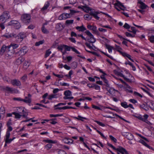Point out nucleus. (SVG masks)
<instances>
[{
    "mask_svg": "<svg viewBox=\"0 0 154 154\" xmlns=\"http://www.w3.org/2000/svg\"><path fill=\"white\" fill-rule=\"evenodd\" d=\"M107 144L114 150L116 151L118 154H128V153L126 150L122 146H119L118 148H116L109 143H108Z\"/></svg>",
    "mask_w": 154,
    "mask_h": 154,
    "instance_id": "f257e3e1",
    "label": "nucleus"
},
{
    "mask_svg": "<svg viewBox=\"0 0 154 154\" xmlns=\"http://www.w3.org/2000/svg\"><path fill=\"white\" fill-rule=\"evenodd\" d=\"M70 13H63L60 15L58 18V19L60 20H65L67 18H70L72 14L75 13V11L74 10H70Z\"/></svg>",
    "mask_w": 154,
    "mask_h": 154,
    "instance_id": "f03ea898",
    "label": "nucleus"
},
{
    "mask_svg": "<svg viewBox=\"0 0 154 154\" xmlns=\"http://www.w3.org/2000/svg\"><path fill=\"white\" fill-rule=\"evenodd\" d=\"M21 20L24 23H29L30 21L31 16L29 14H24L21 16Z\"/></svg>",
    "mask_w": 154,
    "mask_h": 154,
    "instance_id": "7ed1b4c3",
    "label": "nucleus"
},
{
    "mask_svg": "<svg viewBox=\"0 0 154 154\" xmlns=\"http://www.w3.org/2000/svg\"><path fill=\"white\" fill-rule=\"evenodd\" d=\"M85 32L89 36L88 38L86 39V41L91 43H93L95 42V39L94 38L93 35L89 31L86 30Z\"/></svg>",
    "mask_w": 154,
    "mask_h": 154,
    "instance_id": "20e7f679",
    "label": "nucleus"
},
{
    "mask_svg": "<svg viewBox=\"0 0 154 154\" xmlns=\"http://www.w3.org/2000/svg\"><path fill=\"white\" fill-rule=\"evenodd\" d=\"M27 51L26 47L23 46L19 51L15 52V54L21 57L25 55L27 52Z\"/></svg>",
    "mask_w": 154,
    "mask_h": 154,
    "instance_id": "39448f33",
    "label": "nucleus"
},
{
    "mask_svg": "<svg viewBox=\"0 0 154 154\" xmlns=\"http://www.w3.org/2000/svg\"><path fill=\"white\" fill-rule=\"evenodd\" d=\"M2 89L6 92L11 94L16 92V90L15 89L8 86H3L2 87Z\"/></svg>",
    "mask_w": 154,
    "mask_h": 154,
    "instance_id": "423d86ee",
    "label": "nucleus"
},
{
    "mask_svg": "<svg viewBox=\"0 0 154 154\" xmlns=\"http://www.w3.org/2000/svg\"><path fill=\"white\" fill-rule=\"evenodd\" d=\"M6 52L7 54L8 55V57L11 58V57L12 54L14 53V51L11 46L9 45L7 46Z\"/></svg>",
    "mask_w": 154,
    "mask_h": 154,
    "instance_id": "0eeeda50",
    "label": "nucleus"
},
{
    "mask_svg": "<svg viewBox=\"0 0 154 154\" xmlns=\"http://www.w3.org/2000/svg\"><path fill=\"white\" fill-rule=\"evenodd\" d=\"M27 36L26 34L24 32H20L15 37H17L18 40L20 42H21L23 39Z\"/></svg>",
    "mask_w": 154,
    "mask_h": 154,
    "instance_id": "6e6552de",
    "label": "nucleus"
},
{
    "mask_svg": "<svg viewBox=\"0 0 154 154\" xmlns=\"http://www.w3.org/2000/svg\"><path fill=\"white\" fill-rule=\"evenodd\" d=\"M31 95L29 94L27 97H26L25 99H23V101L26 103H30L31 102Z\"/></svg>",
    "mask_w": 154,
    "mask_h": 154,
    "instance_id": "1a4fd4ad",
    "label": "nucleus"
},
{
    "mask_svg": "<svg viewBox=\"0 0 154 154\" xmlns=\"http://www.w3.org/2000/svg\"><path fill=\"white\" fill-rule=\"evenodd\" d=\"M11 83L14 86H20L21 85L20 81L17 79H14L11 80Z\"/></svg>",
    "mask_w": 154,
    "mask_h": 154,
    "instance_id": "9d476101",
    "label": "nucleus"
},
{
    "mask_svg": "<svg viewBox=\"0 0 154 154\" xmlns=\"http://www.w3.org/2000/svg\"><path fill=\"white\" fill-rule=\"evenodd\" d=\"M1 16V17H2L5 21L7 19H9L10 17V15H9V12L8 11H4Z\"/></svg>",
    "mask_w": 154,
    "mask_h": 154,
    "instance_id": "9b49d317",
    "label": "nucleus"
},
{
    "mask_svg": "<svg viewBox=\"0 0 154 154\" xmlns=\"http://www.w3.org/2000/svg\"><path fill=\"white\" fill-rule=\"evenodd\" d=\"M82 8L83 11L86 12H88L91 10L90 8L86 5L82 6V7L79 6V8Z\"/></svg>",
    "mask_w": 154,
    "mask_h": 154,
    "instance_id": "f8f14e48",
    "label": "nucleus"
},
{
    "mask_svg": "<svg viewBox=\"0 0 154 154\" xmlns=\"http://www.w3.org/2000/svg\"><path fill=\"white\" fill-rule=\"evenodd\" d=\"M115 6L118 7L120 9L123 11L125 8L122 3L119 1L117 2L115 4Z\"/></svg>",
    "mask_w": 154,
    "mask_h": 154,
    "instance_id": "ddd939ff",
    "label": "nucleus"
},
{
    "mask_svg": "<svg viewBox=\"0 0 154 154\" xmlns=\"http://www.w3.org/2000/svg\"><path fill=\"white\" fill-rule=\"evenodd\" d=\"M7 46L5 45H3L1 48L0 50V55H2L4 52L6 51L7 50Z\"/></svg>",
    "mask_w": 154,
    "mask_h": 154,
    "instance_id": "4468645a",
    "label": "nucleus"
},
{
    "mask_svg": "<svg viewBox=\"0 0 154 154\" xmlns=\"http://www.w3.org/2000/svg\"><path fill=\"white\" fill-rule=\"evenodd\" d=\"M50 5V3L48 1L47 2H46L44 5V6L41 9V11L42 12H43L44 11H45L49 7V6Z\"/></svg>",
    "mask_w": 154,
    "mask_h": 154,
    "instance_id": "2eb2a0df",
    "label": "nucleus"
},
{
    "mask_svg": "<svg viewBox=\"0 0 154 154\" xmlns=\"http://www.w3.org/2000/svg\"><path fill=\"white\" fill-rule=\"evenodd\" d=\"M24 60V59L23 57H20L16 60L15 63L17 64L20 65Z\"/></svg>",
    "mask_w": 154,
    "mask_h": 154,
    "instance_id": "dca6fc26",
    "label": "nucleus"
},
{
    "mask_svg": "<svg viewBox=\"0 0 154 154\" xmlns=\"http://www.w3.org/2000/svg\"><path fill=\"white\" fill-rule=\"evenodd\" d=\"M63 141L64 143L69 144L72 143L73 142V140L72 139L69 138H65Z\"/></svg>",
    "mask_w": 154,
    "mask_h": 154,
    "instance_id": "f3484780",
    "label": "nucleus"
},
{
    "mask_svg": "<svg viewBox=\"0 0 154 154\" xmlns=\"http://www.w3.org/2000/svg\"><path fill=\"white\" fill-rule=\"evenodd\" d=\"M6 21L5 19H3L2 17L0 16V23L1 25V29H3L5 28V26L4 24L5 22Z\"/></svg>",
    "mask_w": 154,
    "mask_h": 154,
    "instance_id": "a211bd4d",
    "label": "nucleus"
},
{
    "mask_svg": "<svg viewBox=\"0 0 154 154\" xmlns=\"http://www.w3.org/2000/svg\"><path fill=\"white\" fill-rule=\"evenodd\" d=\"M139 106L140 108H142L145 110L147 111L149 110L148 107L146 103L142 104L140 105Z\"/></svg>",
    "mask_w": 154,
    "mask_h": 154,
    "instance_id": "6ab92c4d",
    "label": "nucleus"
},
{
    "mask_svg": "<svg viewBox=\"0 0 154 154\" xmlns=\"http://www.w3.org/2000/svg\"><path fill=\"white\" fill-rule=\"evenodd\" d=\"M99 13L97 11L95 12L94 13L91 12L90 14L91 15L93 16L96 19L98 20L99 19L100 17L97 16V14H99Z\"/></svg>",
    "mask_w": 154,
    "mask_h": 154,
    "instance_id": "aec40b11",
    "label": "nucleus"
},
{
    "mask_svg": "<svg viewBox=\"0 0 154 154\" xmlns=\"http://www.w3.org/2000/svg\"><path fill=\"white\" fill-rule=\"evenodd\" d=\"M56 28L58 31H60L63 28V26L61 23H57L56 26Z\"/></svg>",
    "mask_w": 154,
    "mask_h": 154,
    "instance_id": "412c9836",
    "label": "nucleus"
},
{
    "mask_svg": "<svg viewBox=\"0 0 154 154\" xmlns=\"http://www.w3.org/2000/svg\"><path fill=\"white\" fill-rule=\"evenodd\" d=\"M148 117V115L147 114H145L143 116V120H142L144 122L146 123L149 125L151 124V123L147 119Z\"/></svg>",
    "mask_w": 154,
    "mask_h": 154,
    "instance_id": "4be33fe9",
    "label": "nucleus"
},
{
    "mask_svg": "<svg viewBox=\"0 0 154 154\" xmlns=\"http://www.w3.org/2000/svg\"><path fill=\"white\" fill-rule=\"evenodd\" d=\"M122 55L124 57H127L132 62H134V60L131 58V56L129 54L126 53L124 52V53H122Z\"/></svg>",
    "mask_w": 154,
    "mask_h": 154,
    "instance_id": "5701e85b",
    "label": "nucleus"
},
{
    "mask_svg": "<svg viewBox=\"0 0 154 154\" xmlns=\"http://www.w3.org/2000/svg\"><path fill=\"white\" fill-rule=\"evenodd\" d=\"M76 29L79 30V31L82 32H83L86 29V28L83 25L80 26H77L76 27Z\"/></svg>",
    "mask_w": 154,
    "mask_h": 154,
    "instance_id": "b1692460",
    "label": "nucleus"
},
{
    "mask_svg": "<svg viewBox=\"0 0 154 154\" xmlns=\"http://www.w3.org/2000/svg\"><path fill=\"white\" fill-rule=\"evenodd\" d=\"M91 30L93 31V33L97 35H99V32L97 30V27L96 26H93Z\"/></svg>",
    "mask_w": 154,
    "mask_h": 154,
    "instance_id": "393cba45",
    "label": "nucleus"
},
{
    "mask_svg": "<svg viewBox=\"0 0 154 154\" xmlns=\"http://www.w3.org/2000/svg\"><path fill=\"white\" fill-rule=\"evenodd\" d=\"M105 46L106 48L108 49L109 52V53L112 52V50L113 48L112 46L107 44H105Z\"/></svg>",
    "mask_w": 154,
    "mask_h": 154,
    "instance_id": "a878e982",
    "label": "nucleus"
},
{
    "mask_svg": "<svg viewBox=\"0 0 154 154\" xmlns=\"http://www.w3.org/2000/svg\"><path fill=\"white\" fill-rule=\"evenodd\" d=\"M127 134V136L126 138L128 140H132L134 137L133 135L131 133H128Z\"/></svg>",
    "mask_w": 154,
    "mask_h": 154,
    "instance_id": "bb28decb",
    "label": "nucleus"
},
{
    "mask_svg": "<svg viewBox=\"0 0 154 154\" xmlns=\"http://www.w3.org/2000/svg\"><path fill=\"white\" fill-rule=\"evenodd\" d=\"M43 141L50 143H57V141L56 140H53L48 139L44 140Z\"/></svg>",
    "mask_w": 154,
    "mask_h": 154,
    "instance_id": "cd10ccee",
    "label": "nucleus"
},
{
    "mask_svg": "<svg viewBox=\"0 0 154 154\" xmlns=\"http://www.w3.org/2000/svg\"><path fill=\"white\" fill-rule=\"evenodd\" d=\"M42 32L45 34H48L49 33V31L45 28V26H42L41 28Z\"/></svg>",
    "mask_w": 154,
    "mask_h": 154,
    "instance_id": "c85d7f7f",
    "label": "nucleus"
},
{
    "mask_svg": "<svg viewBox=\"0 0 154 154\" xmlns=\"http://www.w3.org/2000/svg\"><path fill=\"white\" fill-rule=\"evenodd\" d=\"M115 49L118 52H119L122 55V53L124 52L121 51V50H122V48L119 46L116 45H115Z\"/></svg>",
    "mask_w": 154,
    "mask_h": 154,
    "instance_id": "c756f323",
    "label": "nucleus"
},
{
    "mask_svg": "<svg viewBox=\"0 0 154 154\" xmlns=\"http://www.w3.org/2000/svg\"><path fill=\"white\" fill-rule=\"evenodd\" d=\"M12 114L15 115V118L16 119H20L21 117L22 116V115L16 112H13Z\"/></svg>",
    "mask_w": 154,
    "mask_h": 154,
    "instance_id": "7c9ffc66",
    "label": "nucleus"
},
{
    "mask_svg": "<svg viewBox=\"0 0 154 154\" xmlns=\"http://www.w3.org/2000/svg\"><path fill=\"white\" fill-rule=\"evenodd\" d=\"M29 63L27 61H25L24 63L23 68L26 69L29 66Z\"/></svg>",
    "mask_w": 154,
    "mask_h": 154,
    "instance_id": "2f4dec72",
    "label": "nucleus"
},
{
    "mask_svg": "<svg viewBox=\"0 0 154 154\" xmlns=\"http://www.w3.org/2000/svg\"><path fill=\"white\" fill-rule=\"evenodd\" d=\"M64 94L65 95V97H68L69 96L71 95V92L69 90L66 91L64 92Z\"/></svg>",
    "mask_w": 154,
    "mask_h": 154,
    "instance_id": "473e14b6",
    "label": "nucleus"
},
{
    "mask_svg": "<svg viewBox=\"0 0 154 154\" xmlns=\"http://www.w3.org/2000/svg\"><path fill=\"white\" fill-rule=\"evenodd\" d=\"M106 89L107 91L109 92L111 94H112L113 93L114 89L112 88H110L109 86V87H107Z\"/></svg>",
    "mask_w": 154,
    "mask_h": 154,
    "instance_id": "72a5a7b5",
    "label": "nucleus"
},
{
    "mask_svg": "<svg viewBox=\"0 0 154 154\" xmlns=\"http://www.w3.org/2000/svg\"><path fill=\"white\" fill-rule=\"evenodd\" d=\"M125 64H126V65L128 64L130 65V66H131L132 67L133 69V71H135L136 70V68L135 67V66L134 65H133V64L132 63H131L130 62L128 61L126 62L125 63Z\"/></svg>",
    "mask_w": 154,
    "mask_h": 154,
    "instance_id": "f704fd0d",
    "label": "nucleus"
},
{
    "mask_svg": "<svg viewBox=\"0 0 154 154\" xmlns=\"http://www.w3.org/2000/svg\"><path fill=\"white\" fill-rule=\"evenodd\" d=\"M84 18L87 20H90L92 18L91 15L88 14L85 15L84 16Z\"/></svg>",
    "mask_w": 154,
    "mask_h": 154,
    "instance_id": "c9c22d12",
    "label": "nucleus"
},
{
    "mask_svg": "<svg viewBox=\"0 0 154 154\" xmlns=\"http://www.w3.org/2000/svg\"><path fill=\"white\" fill-rule=\"evenodd\" d=\"M20 113L23 114V115H22V116L25 118H27V117L28 116V114L27 112L25 111L24 109L22 110V112H20Z\"/></svg>",
    "mask_w": 154,
    "mask_h": 154,
    "instance_id": "e433bc0d",
    "label": "nucleus"
},
{
    "mask_svg": "<svg viewBox=\"0 0 154 154\" xmlns=\"http://www.w3.org/2000/svg\"><path fill=\"white\" fill-rule=\"evenodd\" d=\"M4 36L7 38H9L12 37H15L16 36V35L14 34L10 35H4Z\"/></svg>",
    "mask_w": 154,
    "mask_h": 154,
    "instance_id": "4c0bfd02",
    "label": "nucleus"
},
{
    "mask_svg": "<svg viewBox=\"0 0 154 154\" xmlns=\"http://www.w3.org/2000/svg\"><path fill=\"white\" fill-rule=\"evenodd\" d=\"M140 4V8L142 9H145L147 7L146 5L143 2H141L140 3H139Z\"/></svg>",
    "mask_w": 154,
    "mask_h": 154,
    "instance_id": "58836bf2",
    "label": "nucleus"
},
{
    "mask_svg": "<svg viewBox=\"0 0 154 154\" xmlns=\"http://www.w3.org/2000/svg\"><path fill=\"white\" fill-rule=\"evenodd\" d=\"M121 105L122 106L125 108H126L128 107V106L127 105V103L125 102H124L121 103Z\"/></svg>",
    "mask_w": 154,
    "mask_h": 154,
    "instance_id": "ea45409f",
    "label": "nucleus"
},
{
    "mask_svg": "<svg viewBox=\"0 0 154 154\" xmlns=\"http://www.w3.org/2000/svg\"><path fill=\"white\" fill-rule=\"evenodd\" d=\"M19 23V22L17 21L13 20L11 21L9 23V24L14 26V25L16 24Z\"/></svg>",
    "mask_w": 154,
    "mask_h": 154,
    "instance_id": "a19ab883",
    "label": "nucleus"
},
{
    "mask_svg": "<svg viewBox=\"0 0 154 154\" xmlns=\"http://www.w3.org/2000/svg\"><path fill=\"white\" fill-rule=\"evenodd\" d=\"M10 45L13 48V50L17 48L19 46L18 44H11Z\"/></svg>",
    "mask_w": 154,
    "mask_h": 154,
    "instance_id": "79ce46f5",
    "label": "nucleus"
},
{
    "mask_svg": "<svg viewBox=\"0 0 154 154\" xmlns=\"http://www.w3.org/2000/svg\"><path fill=\"white\" fill-rule=\"evenodd\" d=\"M66 51H69L71 49L72 47L65 45H63Z\"/></svg>",
    "mask_w": 154,
    "mask_h": 154,
    "instance_id": "37998d69",
    "label": "nucleus"
},
{
    "mask_svg": "<svg viewBox=\"0 0 154 154\" xmlns=\"http://www.w3.org/2000/svg\"><path fill=\"white\" fill-rule=\"evenodd\" d=\"M74 21L73 20H67L65 22V23L67 24H70L73 23Z\"/></svg>",
    "mask_w": 154,
    "mask_h": 154,
    "instance_id": "c03bdc74",
    "label": "nucleus"
},
{
    "mask_svg": "<svg viewBox=\"0 0 154 154\" xmlns=\"http://www.w3.org/2000/svg\"><path fill=\"white\" fill-rule=\"evenodd\" d=\"M27 75L25 74L21 78V79L23 81L25 82L27 79Z\"/></svg>",
    "mask_w": 154,
    "mask_h": 154,
    "instance_id": "a18cd8bd",
    "label": "nucleus"
},
{
    "mask_svg": "<svg viewBox=\"0 0 154 154\" xmlns=\"http://www.w3.org/2000/svg\"><path fill=\"white\" fill-rule=\"evenodd\" d=\"M136 118L138 119L141 120H143V117L141 115H137V116H134Z\"/></svg>",
    "mask_w": 154,
    "mask_h": 154,
    "instance_id": "49530a36",
    "label": "nucleus"
},
{
    "mask_svg": "<svg viewBox=\"0 0 154 154\" xmlns=\"http://www.w3.org/2000/svg\"><path fill=\"white\" fill-rule=\"evenodd\" d=\"M44 40L40 41L38 42H36L35 43V45L36 46H38L39 45H40L43 44L44 43Z\"/></svg>",
    "mask_w": 154,
    "mask_h": 154,
    "instance_id": "de8ad7c7",
    "label": "nucleus"
},
{
    "mask_svg": "<svg viewBox=\"0 0 154 154\" xmlns=\"http://www.w3.org/2000/svg\"><path fill=\"white\" fill-rule=\"evenodd\" d=\"M14 26L16 29H18L20 27V24L19 23H18L17 24H16L14 25Z\"/></svg>",
    "mask_w": 154,
    "mask_h": 154,
    "instance_id": "09e8293b",
    "label": "nucleus"
},
{
    "mask_svg": "<svg viewBox=\"0 0 154 154\" xmlns=\"http://www.w3.org/2000/svg\"><path fill=\"white\" fill-rule=\"evenodd\" d=\"M5 113V109L4 107H1L0 108V115L3 114Z\"/></svg>",
    "mask_w": 154,
    "mask_h": 154,
    "instance_id": "8fccbe9b",
    "label": "nucleus"
},
{
    "mask_svg": "<svg viewBox=\"0 0 154 154\" xmlns=\"http://www.w3.org/2000/svg\"><path fill=\"white\" fill-rule=\"evenodd\" d=\"M52 147V145L50 144H48L45 146V148L47 149L48 150L51 149Z\"/></svg>",
    "mask_w": 154,
    "mask_h": 154,
    "instance_id": "3c124183",
    "label": "nucleus"
},
{
    "mask_svg": "<svg viewBox=\"0 0 154 154\" xmlns=\"http://www.w3.org/2000/svg\"><path fill=\"white\" fill-rule=\"evenodd\" d=\"M109 138L110 139L113 141L115 143L116 142L117 140L116 138H115L114 137L112 136V135H110L109 136Z\"/></svg>",
    "mask_w": 154,
    "mask_h": 154,
    "instance_id": "603ef678",
    "label": "nucleus"
},
{
    "mask_svg": "<svg viewBox=\"0 0 154 154\" xmlns=\"http://www.w3.org/2000/svg\"><path fill=\"white\" fill-rule=\"evenodd\" d=\"M92 107L93 108H94L95 109H97L100 110H102V109L101 108L97 106H95L94 105H92Z\"/></svg>",
    "mask_w": 154,
    "mask_h": 154,
    "instance_id": "864d4df0",
    "label": "nucleus"
},
{
    "mask_svg": "<svg viewBox=\"0 0 154 154\" xmlns=\"http://www.w3.org/2000/svg\"><path fill=\"white\" fill-rule=\"evenodd\" d=\"M131 32H133L134 34L136 33L137 30L135 29V28L134 27H131Z\"/></svg>",
    "mask_w": 154,
    "mask_h": 154,
    "instance_id": "5fc2aeb1",
    "label": "nucleus"
},
{
    "mask_svg": "<svg viewBox=\"0 0 154 154\" xmlns=\"http://www.w3.org/2000/svg\"><path fill=\"white\" fill-rule=\"evenodd\" d=\"M56 97V95L55 94H51L48 97V99L50 100H51L53 98H54Z\"/></svg>",
    "mask_w": 154,
    "mask_h": 154,
    "instance_id": "6e6d98bb",
    "label": "nucleus"
},
{
    "mask_svg": "<svg viewBox=\"0 0 154 154\" xmlns=\"http://www.w3.org/2000/svg\"><path fill=\"white\" fill-rule=\"evenodd\" d=\"M51 53V52L49 51V49L47 50L46 51L45 54V57H48Z\"/></svg>",
    "mask_w": 154,
    "mask_h": 154,
    "instance_id": "4d7b16f0",
    "label": "nucleus"
},
{
    "mask_svg": "<svg viewBox=\"0 0 154 154\" xmlns=\"http://www.w3.org/2000/svg\"><path fill=\"white\" fill-rule=\"evenodd\" d=\"M66 104V103H59L57 105H55L54 106V108L60 106L61 105H65Z\"/></svg>",
    "mask_w": 154,
    "mask_h": 154,
    "instance_id": "13d9d810",
    "label": "nucleus"
},
{
    "mask_svg": "<svg viewBox=\"0 0 154 154\" xmlns=\"http://www.w3.org/2000/svg\"><path fill=\"white\" fill-rule=\"evenodd\" d=\"M123 27L125 29H129L130 28V26L127 23H125Z\"/></svg>",
    "mask_w": 154,
    "mask_h": 154,
    "instance_id": "bf43d9fd",
    "label": "nucleus"
},
{
    "mask_svg": "<svg viewBox=\"0 0 154 154\" xmlns=\"http://www.w3.org/2000/svg\"><path fill=\"white\" fill-rule=\"evenodd\" d=\"M11 139H9V138L7 139H5V143L8 144L10 143L12 141Z\"/></svg>",
    "mask_w": 154,
    "mask_h": 154,
    "instance_id": "052dcab7",
    "label": "nucleus"
},
{
    "mask_svg": "<svg viewBox=\"0 0 154 154\" xmlns=\"http://www.w3.org/2000/svg\"><path fill=\"white\" fill-rule=\"evenodd\" d=\"M95 122L100 126H101L102 127H104L105 126V125L101 122H100L97 121H95Z\"/></svg>",
    "mask_w": 154,
    "mask_h": 154,
    "instance_id": "680f3d73",
    "label": "nucleus"
},
{
    "mask_svg": "<svg viewBox=\"0 0 154 154\" xmlns=\"http://www.w3.org/2000/svg\"><path fill=\"white\" fill-rule=\"evenodd\" d=\"M71 48L72 50L73 51L75 52L76 54H80V53L75 48L73 47H72Z\"/></svg>",
    "mask_w": 154,
    "mask_h": 154,
    "instance_id": "e2e57ef3",
    "label": "nucleus"
},
{
    "mask_svg": "<svg viewBox=\"0 0 154 154\" xmlns=\"http://www.w3.org/2000/svg\"><path fill=\"white\" fill-rule=\"evenodd\" d=\"M104 82L106 84V87H109V84L108 81L106 79L103 80Z\"/></svg>",
    "mask_w": 154,
    "mask_h": 154,
    "instance_id": "0e129e2a",
    "label": "nucleus"
},
{
    "mask_svg": "<svg viewBox=\"0 0 154 154\" xmlns=\"http://www.w3.org/2000/svg\"><path fill=\"white\" fill-rule=\"evenodd\" d=\"M64 121L66 123H69L70 121V120L68 118H65L63 119Z\"/></svg>",
    "mask_w": 154,
    "mask_h": 154,
    "instance_id": "69168bd1",
    "label": "nucleus"
},
{
    "mask_svg": "<svg viewBox=\"0 0 154 154\" xmlns=\"http://www.w3.org/2000/svg\"><path fill=\"white\" fill-rule=\"evenodd\" d=\"M129 101L130 102L134 104L136 103L137 102V100L134 99H130L129 100Z\"/></svg>",
    "mask_w": 154,
    "mask_h": 154,
    "instance_id": "338daca9",
    "label": "nucleus"
},
{
    "mask_svg": "<svg viewBox=\"0 0 154 154\" xmlns=\"http://www.w3.org/2000/svg\"><path fill=\"white\" fill-rule=\"evenodd\" d=\"M58 154H66V153L64 150H60L58 151Z\"/></svg>",
    "mask_w": 154,
    "mask_h": 154,
    "instance_id": "774afa93",
    "label": "nucleus"
}]
</instances>
